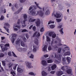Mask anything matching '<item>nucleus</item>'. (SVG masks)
<instances>
[{"label":"nucleus","instance_id":"57","mask_svg":"<svg viewBox=\"0 0 76 76\" xmlns=\"http://www.w3.org/2000/svg\"><path fill=\"white\" fill-rule=\"evenodd\" d=\"M26 37L27 38V39H28V38H29V35H28V34H26Z\"/></svg>","mask_w":76,"mask_h":76},{"label":"nucleus","instance_id":"31","mask_svg":"<svg viewBox=\"0 0 76 76\" xmlns=\"http://www.w3.org/2000/svg\"><path fill=\"white\" fill-rule=\"evenodd\" d=\"M64 48L66 51H69V50H70V48L68 46L65 47Z\"/></svg>","mask_w":76,"mask_h":76},{"label":"nucleus","instance_id":"50","mask_svg":"<svg viewBox=\"0 0 76 76\" xmlns=\"http://www.w3.org/2000/svg\"><path fill=\"white\" fill-rule=\"evenodd\" d=\"M8 54L9 56H12V54H11V52L10 51L8 52Z\"/></svg>","mask_w":76,"mask_h":76},{"label":"nucleus","instance_id":"49","mask_svg":"<svg viewBox=\"0 0 76 76\" xmlns=\"http://www.w3.org/2000/svg\"><path fill=\"white\" fill-rule=\"evenodd\" d=\"M2 64L4 66H6V64L5 63V62L4 61H2Z\"/></svg>","mask_w":76,"mask_h":76},{"label":"nucleus","instance_id":"51","mask_svg":"<svg viewBox=\"0 0 76 76\" xmlns=\"http://www.w3.org/2000/svg\"><path fill=\"white\" fill-rule=\"evenodd\" d=\"M5 47H9L10 46V45H9V44H6L4 45Z\"/></svg>","mask_w":76,"mask_h":76},{"label":"nucleus","instance_id":"23","mask_svg":"<svg viewBox=\"0 0 76 76\" xmlns=\"http://www.w3.org/2000/svg\"><path fill=\"white\" fill-rule=\"evenodd\" d=\"M11 38H14L17 36V34H11Z\"/></svg>","mask_w":76,"mask_h":76},{"label":"nucleus","instance_id":"3","mask_svg":"<svg viewBox=\"0 0 76 76\" xmlns=\"http://www.w3.org/2000/svg\"><path fill=\"white\" fill-rule=\"evenodd\" d=\"M56 75L58 76H61L62 75H63V72L62 71H58L56 72Z\"/></svg>","mask_w":76,"mask_h":76},{"label":"nucleus","instance_id":"36","mask_svg":"<svg viewBox=\"0 0 76 76\" xmlns=\"http://www.w3.org/2000/svg\"><path fill=\"white\" fill-rule=\"evenodd\" d=\"M53 32H50L49 33V37H51L52 35L53 34Z\"/></svg>","mask_w":76,"mask_h":76},{"label":"nucleus","instance_id":"48","mask_svg":"<svg viewBox=\"0 0 76 76\" xmlns=\"http://www.w3.org/2000/svg\"><path fill=\"white\" fill-rule=\"evenodd\" d=\"M37 32H38L37 31L35 32L33 34V37H35Z\"/></svg>","mask_w":76,"mask_h":76},{"label":"nucleus","instance_id":"44","mask_svg":"<svg viewBox=\"0 0 76 76\" xmlns=\"http://www.w3.org/2000/svg\"><path fill=\"white\" fill-rule=\"evenodd\" d=\"M54 21H49V22L48 23V25H49L50 24H51V23H54Z\"/></svg>","mask_w":76,"mask_h":76},{"label":"nucleus","instance_id":"60","mask_svg":"<svg viewBox=\"0 0 76 76\" xmlns=\"http://www.w3.org/2000/svg\"><path fill=\"white\" fill-rule=\"evenodd\" d=\"M20 19H19L18 20L17 23L18 25L19 24H20Z\"/></svg>","mask_w":76,"mask_h":76},{"label":"nucleus","instance_id":"41","mask_svg":"<svg viewBox=\"0 0 76 76\" xmlns=\"http://www.w3.org/2000/svg\"><path fill=\"white\" fill-rule=\"evenodd\" d=\"M4 56V55L3 53H1L0 54V57H3Z\"/></svg>","mask_w":76,"mask_h":76},{"label":"nucleus","instance_id":"33","mask_svg":"<svg viewBox=\"0 0 76 76\" xmlns=\"http://www.w3.org/2000/svg\"><path fill=\"white\" fill-rule=\"evenodd\" d=\"M4 29H5V30L7 31V32H8V33H9V29L7 28H6L5 26L4 27Z\"/></svg>","mask_w":76,"mask_h":76},{"label":"nucleus","instance_id":"1","mask_svg":"<svg viewBox=\"0 0 76 76\" xmlns=\"http://www.w3.org/2000/svg\"><path fill=\"white\" fill-rule=\"evenodd\" d=\"M35 22L37 26H40V23H41V22H40V20L39 19H32V18H30L29 20V22H35Z\"/></svg>","mask_w":76,"mask_h":76},{"label":"nucleus","instance_id":"29","mask_svg":"<svg viewBox=\"0 0 76 76\" xmlns=\"http://www.w3.org/2000/svg\"><path fill=\"white\" fill-rule=\"evenodd\" d=\"M66 67L63 66L61 68V69L62 70H63L64 71H65L66 70Z\"/></svg>","mask_w":76,"mask_h":76},{"label":"nucleus","instance_id":"62","mask_svg":"<svg viewBox=\"0 0 76 76\" xmlns=\"http://www.w3.org/2000/svg\"><path fill=\"white\" fill-rule=\"evenodd\" d=\"M33 51L34 52H35L37 51V49L35 48H34L33 50Z\"/></svg>","mask_w":76,"mask_h":76},{"label":"nucleus","instance_id":"40","mask_svg":"<svg viewBox=\"0 0 76 76\" xmlns=\"http://www.w3.org/2000/svg\"><path fill=\"white\" fill-rule=\"evenodd\" d=\"M40 36V33L38 32V33L36 35V37H37V38H39Z\"/></svg>","mask_w":76,"mask_h":76},{"label":"nucleus","instance_id":"18","mask_svg":"<svg viewBox=\"0 0 76 76\" xmlns=\"http://www.w3.org/2000/svg\"><path fill=\"white\" fill-rule=\"evenodd\" d=\"M66 60L68 61V62L69 63H70V61L71 60V58L69 57H66Z\"/></svg>","mask_w":76,"mask_h":76},{"label":"nucleus","instance_id":"59","mask_svg":"<svg viewBox=\"0 0 76 76\" xmlns=\"http://www.w3.org/2000/svg\"><path fill=\"white\" fill-rule=\"evenodd\" d=\"M54 73H56V71H52L50 72L51 74H54Z\"/></svg>","mask_w":76,"mask_h":76},{"label":"nucleus","instance_id":"32","mask_svg":"<svg viewBox=\"0 0 76 76\" xmlns=\"http://www.w3.org/2000/svg\"><path fill=\"white\" fill-rule=\"evenodd\" d=\"M52 37L53 38H55L56 37V34H53L52 35Z\"/></svg>","mask_w":76,"mask_h":76},{"label":"nucleus","instance_id":"39","mask_svg":"<svg viewBox=\"0 0 76 76\" xmlns=\"http://www.w3.org/2000/svg\"><path fill=\"white\" fill-rule=\"evenodd\" d=\"M50 28H54L55 27V26L54 25H50Z\"/></svg>","mask_w":76,"mask_h":76},{"label":"nucleus","instance_id":"30","mask_svg":"<svg viewBox=\"0 0 76 76\" xmlns=\"http://www.w3.org/2000/svg\"><path fill=\"white\" fill-rule=\"evenodd\" d=\"M63 28H61V29L60 30V31H59L61 34H63V33H64L63 32Z\"/></svg>","mask_w":76,"mask_h":76},{"label":"nucleus","instance_id":"15","mask_svg":"<svg viewBox=\"0 0 76 76\" xmlns=\"http://www.w3.org/2000/svg\"><path fill=\"white\" fill-rule=\"evenodd\" d=\"M47 45H45L44 46V48H42V50L43 51H45L47 50Z\"/></svg>","mask_w":76,"mask_h":76},{"label":"nucleus","instance_id":"12","mask_svg":"<svg viewBox=\"0 0 76 76\" xmlns=\"http://www.w3.org/2000/svg\"><path fill=\"white\" fill-rule=\"evenodd\" d=\"M30 53H31V52L28 53V56H30L29 54H30L31 56H29L30 58H34V55L31 53L30 54Z\"/></svg>","mask_w":76,"mask_h":76},{"label":"nucleus","instance_id":"43","mask_svg":"<svg viewBox=\"0 0 76 76\" xmlns=\"http://www.w3.org/2000/svg\"><path fill=\"white\" fill-rule=\"evenodd\" d=\"M4 26H10V25L8 23H6L4 24Z\"/></svg>","mask_w":76,"mask_h":76},{"label":"nucleus","instance_id":"58","mask_svg":"<svg viewBox=\"0 0 76 76\" xmlns=\"http://www.w3.org/2000/svg\"><path fill=\"white\" fill-rule=\"evenodd\" d=\"M48 54H46V55H45L44 56V57H45V58H47V57H48Z\"/></svg>","mask_w":76,"mask_h":76},{"label":"nucleus","instance_id":"47","mask_svg":"<svg viewBox=\"0 0 76 76\" xmlns=\"http://www.w3.org/2000/svg\"><path fill=\"white\" fill-rule=\"evenodd\" d=\"M56 20L58 22H61V19H56Z\"/></svg>","mask_w":76,"mask_h":76},{"label":"nucleus","instance_id":"42","mask_svg":"<svg viewBox=\"0 0 76 76\" xmlns=\"http://www.w3.org/2000/svg\"><path fill=\"white\" fill-rule=\"evenodd\" d=\"M15 38H12L11 39V42H12V44H13L14 43V42H15Z\"/></svg>","mask_w":76,"mask_h":76},{"label":"nucleus","instance_id":"38","mask_svg":"<svg viewBox=\"0 0 76 76\" xmlns=\"http://www.w3.org/2000/svg\"><path fill=\"white\" fill-rule=\"evenodd\" d=\"M47 42H48V41H50V38H49V37L48 36L47 37Z\"/></svg>","mask_w":76,"mask_h":76},{"label":"nucleus","instance_id":"13","mask_svg":"<svg viewBox=\"0 0 76 76\" xmlns=\"http://www.w3.org/2000/svg\"><path fill=\"white\" fill-rule=\"evenodd\" d=\"M22 10V8L21 7L18 10V11L15 12L14 14H18V13H19L20 12H21V10Z\"/></svg>","mask_w":76,"mask_h":76},{"label":"nucleus","instance_id":"7","mask_svg":"<svg viewBox=\"0 0 76 76\" xmlns=\"http://www.w3.org/2000/svg\"><path fill=\"white\" fill-rule=\"evenodd\" d=\"M30 13L32 15L34 16L36 14V12L34 10L32 9L30 11Z\"/></svg>","mask_w":76,"mask_h":76},{"label":"nucleus","instance_id":"28","mask_svg":"<svg viewBox=\"0 0 76 76\" xmlns=\"http://www.w3.org/2000/svg\"><path fill=\"white\" fill-rule=\"evenodd\" d=\"M20 40H17L16 41L15 44H17V45H18V44H19V43H20Z\"/></svg>","mask_w":76,"mask_h":76},{"label":"nucleus","instance_id":"52","mask_svg":"<svg viewBox=\"0 0 76 76\" xmlns=\"http://www.w3.org/2000/svg\"><path fill=\"white\" fill-rule=\"evenodd\" d=\"M44 31V28L42 27L40 29V32H43Z\"/></svg>","mask_w":76,"mask_h":76},{"label":"nucleus","instance_id":"37","mask_svg":"<svg viewBox=\"0 0 76 76\" xmlns=\"http://www.w3.org/2000/svg\"><path fill=\"white\" fill-rule=\"evenodd\" d=\"M4 19V17L3 15H2L1 16V18H0V20H3Z\"/></svg>","mask_w":76,"mask_h":76},{"label":"nucleus","instance_id":"22","mask_svg":"<svg viewBox=\"0 0 76 76\" xmlns=\"http://www.w3.org/2000/svg\"><path fill=\"white\" fill-rule=\"evenodd\" d=\"M47 61L48 63H53V60H52V59H49L48 60H47Z\"/></svg>","mask_w":76,"mask_h":76},{"label":"nucleus","instance_id":"8","mask_svg":"<svg viewBox=\"0 0 76 76\" xmlns=\"http://www.w3.org/2000/svg\"><path fill=\"white\" fill-rule=\"evenodd\" d=\"M42 64L43 66H46L47 65V62L45 60L42 61Z\"/></svg>","mask_w":76,"mask_h":76},{"label":"nucleus","instance_id":"61","mask_svg":"<svg viewBox=\"0 0 76 76\" xmlns=\"http://www.w3.org/2000/svg\"><path fill=\"white\" fill-rule=\"evenodd\" d=\"M15 27L16 28H18V29H20V27L19 26H18V25H16L15 26Z\"/></svg>","mask_w":76,"mask_h":76},{"label":"nucleus","instance_id":"6","mask_svg":"<svg viewBox=\"0 0 76 76\" xmlns=\"http://www.w3.org/2000/svg\"><path fill=\"white\" fill-rule=\"evenodd\" d=\"M59 58H58V56L56 55V54H55V57L56 58H58V60H59V61H61V54H59Z\"/></svg>","mask_w":76,"mask_h":76},{"label":"nucleus","instance_id":"24","mask_svg":"<svg viewBox=\"0 0 76 76\" xmlns=\"http://www.w3.org/2000/svg\"><path fill=\"white\" fill-rule=\"evenodd\" d=\"M22 32H28V31H27L26 29H21V30H20V31H22Z\"/></svg>","mask_w":76,"mask_h":76},{"label":"nucleus","instance_id":"4","mask_svg":"<svg viewBox=\"0 0 76 76\" xmlns=\"http://www.w3.org/2000/svg\"><path fill=\"white\" fill-rule=\"evenodd\" d=\"M28 17L27 16V15L26 14H24L23 15V18H24V20L23 21V23L24 25H25V22L26 20H27V18Z\"/></svg>","mask_w":76,"mask_h":76},{"label":"nucleus","instance_id":"14","mask_svg":"<svg viewBox=\"0 0 76 76\" xmlns=\"http://www.w3.org/2000/svg\"><path fill=\"white\" fill-rule=\"evenodd\" d=\"M34 42L35 44H36L37 45H38V39H35V40L34 41Z\"/></svg>","mask_w":76,"mask_h":76},{"label":"nucleus","instance_id":"25","mask_svg":"<svg viewBox=\"0 0 76 76\" xmlns=\"http://www.w3.org/2000/svg\"><path fill=\"white\" fill-rule=\"evenodd\" d=\"M21 45L22 47H25V43L22 41L21 42Z\"/></svg>","mask_w":76,"mask_h":76},{"label":"nucleus","instance_id":"27","mask_svg":"<svg viewBox=\"0 0 76 76\" xmlns=\"http://www.w3.org/2000/svg\"><path fill=\"white\" fill-rule=\"evenodd\" d=\"M14 66L13 67L14 70H15L16 69V67L18 66V64H14Z\"/></svg>","mask_w":76,"mask_h":76},{"label":"nucleus","instance_id":"35","mask_svg":"<svg viewBox=\"0 0 76 76\" xmlns=\"http://www.w3.org/2000/svg\"><path fill=\"white\" fill-rule=\"evenodd\" d=\"M10 73H11V75H12L13 76H15V75H16V73H15V72H12V71Z\"/></svg>","mask_w":76,"mask_h":76},{"label":"nucleus","instance_id":"45","mask_svg":"<svg viewBox=\"0 0 76 76\" xmlns=\"http://www.w3.org/2000/svg\"><path fill=\"white\" fill-rule=\"evenodd\" d=\"M12 53L13 54L12 55L14 57H17V56H16V54H15V53H14V52L12 51Z\"/></svg>","mask_w":76,"mask_h":76},{"label":"nucleus","instance_id":"53","mask_svg":"<svg viewBox=\"0 0 76 76\" xmlns=\"http://www.w3.org/2000/svg\"><path fill=\"white\" fill-rule=\"evenodd\" d=\"M52 50V48L51 46H49L48 48V50L49 51H50V50Z\"/></svg>","mask_w":76,"mask_h":76},{"label":"nucleus","instance_id":"9","mask_svg":"<svg viewBox=\"0 0 76 76\" xmlns=\"http://www.w3.org/2000/svg\"><path fill=\"white\" fill-rule=\"evenodd\" d=\"M61 15H60V13H56V15H55V17L56 18H60L61 17Z\"/></svg>","mask_w":76,"mask_h":76},{"label":"nucleus","instance_id":"5","mask_svg":"<svg viewBox=\"0 0 76 76\" xmlns=\"http://www.w3.org/2000/svg\"><path fill=\"white\" fill-rule=\"evenodd\" d=\"M26 64V66L28 67V69H30L31 67H33V66H32L31 65V63H29V62H27L26 63V62L25 63Z\"/></svg>","mask_w":76,"mask_h":76},{"label":"nucleus","instance_id":"64","mask_svg":"<svg viewBox=\"0 0 76 76\" xmlns=\"http://www.w3.org/2000/svg\"><path fill=\"white\" fill-rule=\"evenodd\" d=\"M23 41L24 42H26V39L25 37L23 39Z\"/></svg>","mask_w":76,"mask_h":76},{"label":"nucleus","instance_id":"56","mask_svg":"<svg viewBox=\"0 0 76 76\" xmlns=\"http://www.w3.org/2000/svg\"><path fill=\"white\" fill-rule=\"evenodd\" d=\"M32 7H34V9H37V7L35 5H33L32 6Z\"/></svg>","mask_w":76,"mask_h":76},{"label":"nucleus","instance_id":"2","mask_svg":"<svg viewBox=\"0 0 76 76\" xmlns=\"http://www.w3.org/2000/svg\"><path fill=\"white\" fill-rule=\"evenodd\" d=\"M44 13H43V12L41 10H39V11H37V13L36 14V15H39V16L42 17L43 16Z\"/></svg>","mask_w":76,"mask_h":76},{"label":"nucleus","instance_id":"34","mask_svg":"<svg viewBox=\"0 0 76 76\" xmlns=\"http://www.w3.org/2000/svg\"><path fill=\"white\" fill-rule=\"evenodd\" d=\"M29 75H32V76H35V74L34 73V72H30L29 73Z\"/></svg>","mask_w":76,"mask_h":76},{"label":"nucleus","instance_id":"55","mask_svg":"<svg viewBox=\"0 0 76 76\" xmlns=\"http://www.w3.org/2000/svg\"><path fill=\"white\" fill-rule=\"evenodd\" d=\"M25 1H26V0H20V3H24Z\"/></svg>","mask_w":76,"mask_h":76},{"label":"nucleus","instance_id":"10","mask_svg":"<svg viewBox=\"0 0 76 76\" xmlns=\"http://www.w3.org/2000/svg\"><path fill=\"white\" fill-rule=\"evenodd\" d=\"M17 71L18 73H22L23 72V69L19 68L18 67L17 68Z\"/></svg>","mask_w":76,"mask_h":76},{"label":"nucleus","instance_id":"21","mask_svg":"<svg viewBox=\"0 0 76 76\" xmlns=\"http://www.w3.org/2000/svg\"><path fill=\"white\" fill-rule=\"evenodd\" d=\"M62 49L61 48H59L57 51V52L58 53H59V54H60L61 53V51Z\"/></svg>","mask_w":76,"mask_h":76},{"label":"nucleus","instance_id":"54","mask_svg":"<svg viewBox=\"0 0 76 76\" xmlns=\"http://www.w3.org/2000/svg\"><path fill=\"white\" fill-rule=\"evenodd\" d=\"M18 5L17 4H15V7L16 8V9H18Z\"/></svg>","mask_w":76,"mask_h":76},{"label":"nucleus","instance_id":"11","mask_svg":"<svg viewBox=\"0 0 76 76\" xmlns=\"http://www.w3.org/2000/svg\"><path fill=\"white\" fill-rule=\"evenodd\" d=\"M56 64H54L51 67L52 70H54V69H55L56 68Z\"/></svg>","mask_w":76,"mask_h":76},{"label":"nucleus","instance_id":"17","mask_svg":"<svg viewBox=\"0 0 76 76\" xmlns=\"http://www.w3.org/2000/svg\"><path fill=\"white\" fill-rule=\"evenodd\" d=\"M66 72L68 74H71L72 73V69H69L66 70Z\"/></svg>","mask_w":76,"mask_h":76},{"label":"nucleus","instance_id":"19","mask_svg":"<svg viewBox=\"0 0 76 76\" xmlns=\"http://www.w3.org/2000/svg\"><path fill=\"white\" fill-rule=\"evenodd\" d=\"M70 52L68 51L64 54V56H70Z\"/></svg>","mask_w":76,"mask_h":76},{"label":"nucleus","instance_id":"63","mask_svg":"<svg viewBox=\"0 0 76 76\" xmlns=\"http://www.w3.org/2000/svg\"><path fill=\"white\" fill-rule=\"evenodd\" d=\"M13 28L15 31H18V29L17 28Z\"/></svg>","mask_w":76,"mask_h":76},{"label":"nucleus","instance_id":"46","mask_svg":"<svg viewBox=\"0 0 76 76\" xmlns=\"http://www.w3.org/2000/svg\"><path fill=\"white\" fill-rule=\"evenodd\" d=\"M32 29L34 31H36V27L35 26H34L32 28Z\"/></svg>","mask_w":76,"mask_h":76},{"label":"nucleus","instance_id":"20","mask_svg":"<svg viewBox=\"0 0 76 76\" xmlns=\"http://www.w3.org/2000/svg\"><path fill=\"white\" fill-rule=\"evenodd\" d=\"M1 49L3 51H7V50H8V48H7V47H5L4 48H2Z\"/></svg>","mask_w":76,"mask_h":76},{"label":"nucleus","instance_id":"16","mask_svg":"<svg viewBox=\"0 0 76 76\" xmlns=\"http://www.w3.org/2000/svg\"><path fill=\"white\" fill-rule=\"evenodd\" d=\"M38 5H39V4H36V6L37 8H38L40 10L42 9L43 11H44V8H43L42 9L40 7H39Z\"/></svg>","mask_w":76,"mask_h":76},{"label":"nucleus","instance_id":"26","mask_svg":"<svg viewBox=\"0 0 76 76\" xmlns=\"http://www.w3.org/2000/svg\"><path fill=\"white\" fill-rule=\"evenodd\" d=\"M50 13L49 10H48L45 12L46 15H49Z\"/></svg>","mask_w":76,"mask_h":76}]
</instances>
